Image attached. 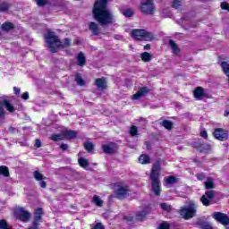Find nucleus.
<instances>
[{
    "mask_svg": "<svg viewBox=\"0 0 229 229\" xmlns=\"http://www.w3.org/2000/svg\"><path fill=\"white\" fill-rule=\"evenodd\" d=\"M108 0H97L94 4L93 14L95 21H98L101 26L113 24L114 16L110 10L106 9Z\"/></svg>",
    "mask_w": 229,
    "mask_h": 229,
    "instance_id": "1",
    "label": "nucleus"
},
{
    "mask_svg": "<svg viewBox=\"0 0 229 229\" xmlns=\"http://www.w3.org/2000/svg\"><path fill=\"white\" fill-rule=\"evenodd\" d=\"M45 39L51 53H56L60 47L64 49V47H69V46H71V39L64 38L63 41H60L58 37L55 35V32H48L45 36Z\"/></svg>",
    "mask_w": 229,
    "mask_h": 229,
    "instance_id": "2",
    "label": "nucleus"
},
{
    "mask_svg": "<svg viewBox=\"0 0 229 229\" xmlns=\"http://www.w3.org/2000/svg\"><path fill=\"white\" fill-rule=\"evenodd\" d=\"M160 176V163L157 162L152 166V170L150 173V180L152 182V191L158 196L160 194V181L158 180Z\"/></svg>",
    "mask_w": 229,
    "mask_h": 229,
    "instance_id": "3",
    "label": "nucleus"
},
{
    "mask_svg": "<svg viewBox=\"0 0 229 229\" xmlns=\"http://www.w3.org/2000/svg\"><path fill=\"white\" fill-rule=\"evenodd\" d=\"M198 204L191 200L180 209L179 214L182 216V217H183V219H192V217L196 216Z\"/></svg>",
    "mask_w": 229,
    "mask_h": 229,
    "instance_id": "4",
    "label": "nucleus"
},
{
    "mask_svg": "<svg viewBox=\"0 0 229 229\" xmlns=\"http://www.w3.org/2000/svg\"><path fill=\"white\" fill-rule=\"evenodd\" d=\"M131 37L135 40H146L148 42H150V40L155 38V35H153V33L140 29L132 30L131 32Z\"/></svg>",
    "mask_w": 229,
    "mask_h": 229,
    "instance_id": "5",
    "label": "nucleus"
},
{
    "mask_svg": "<svg viewBox=\"0 0 229 229\" xmlns=\"http://www.w3.org/2000/svg\"><path fill=\"white\" fill-rule=\"evenodd\" d=\"M140 10L143 13H147V15H153L155 13L153 0H144L140 4Z\"/></svg>",
    "mask_w": 229,
    "mask_h": 229,
    "instance_id": "6",
    "label": "nucleus"
},
{
    "mask_svg": "<svg viewBox=\"0 0 229 229\" xmlns=\"http://www.w3.org/2000/svg\"><path fill=\"white\" fill-rule=\"evenodd\" d=\"M114 191L118 199H124V198L128 196L130 190L128 189V186H117L114 189Z\"/></svg>",
    "mask_w": 229,
    "mask_h": 229,
    "instance_id": "7",
    "label": "nucleus"
},
{
    "mask_svg": "<svg viewBox=\"0 0 229 229\" xmlns=\"http://www.w3.org/2000/svg\"><path fill=\"white\" fill-rule=\"evenodd\" d=\"M213 218L221 225H229V217L226 214L221 212L213 213Z\"/></svg>",
    "mask_w": 229,
    "mask_h": 229,
    "instance_id": "8",
    "label": "nucleus"
},
{
    "mask_svg": "<svg viewBox=\"0 0 229 229\" xmlns=\"http://www.w3.org/2000/svg\"><path fill=\"white\" fill-rule=\"evenodd\" d=\"M213 135L217 140H226L228 139V132L222 128L216 129Z\"/></svg>",
    "mask_w": 229,
    "mask_h": 229,
    "instance_id": "9",
    "label": "nucleus"
},
{
    "mask_svg": "<svg viewBox=\"0 0 229 229\" xmlns=\"http://www.w3.org/2000/svg\"><path fill=\"white\" fill-rule=\"evenodd\" d=\"M102 149L104 153H106L107 155H112V153H115V151H117V144L109 143L107 145H103Z\"/></svg>",
    "mask_w": 229,
    "mask_h": 229,
    "instance_id": "10",
    "label": "nucleus"
},
{
    "mask_svg": "<svg viewBox=\"0 0 229 229\" xmlns=\"http://www.w3.org/2000/svg\"><path fill=\"white\" fill-rule=\"evenodd\" d=\"M1 105L4 106V108H5V110H7V112H9L10 114H13V112H15V106H13V104L10 103V100L4 98V97H2V102Z\"/></svg>",
    "mask_w": 229,
    "mask_h": 229,
    "instance_id": "11",
    "label": "nucleus"
},
{
    "mask_svg": "<svg viewBox=\"0 0 229 229\" xmlns=\"http://www.w3.org/2000/svg\"><path fill=\"white\" fill-rule=\"evenodd\" d=\"M30 216L31 215L30 214V212L24 210V208H19L18 219H20V221H23V223H26V221H28Z\"/></svg>",
    "mask_w": 229,
    "mask_h": 229,
    "instance_id": "12",
    "label": "nucleus"
},
{
    "mask_svg": "<svg viewBox=\"0 0 229 229\" xmlns=\"http://www.w3.org/2000/svg\"><path fill=\"white\" fill-rule=\"evenodd\" d=\"M38 6H46V4H51L52 6H57L60 4V0H34Z\"/></svg>",
    "mask_w": 229,
    "mask_h": 229,
    "instance_id": "13",
    "label": "nucleus"
},
{
    "mask_svg": "<svg viewBox=\"0 0 229 229\" xmlns=\"http://www.w3.org/2000/svg\"><path fill=\"white\" fill-rule=\"evenodd\" d=\"M148 92H149V89L146 87L140 89L139 91H137L133 96H132V99L133 100H137V99H140V98H144V96H146L148 94Z\"/></svg>",
    "mask_w": 229,
    "mask_h": 229,
    "instance_id": "14",
    "label": "nucleus"
},
{
    "mask_svg": "<svg viewBox=\"0 0 229 229\" xmlns=\"http://www.w3.org/2000/svg\"><path fill=\"white\" fill-rule=\"evenodd\" d=\"M34 178L38 182H40L39 184H40V187H42V189H46L47 183H46V182L43 181V180H46V177H44V175L42 174H40V172L35 171L34 172Z\"/></svg>",
    "mask_w": 229,
    "mask_h": 229,
    "instance_id": "15",
    "label": "nucleus"
},
{
    "mask_svg": "<svg viewBox=\"0 0 229 229\" xmlns=\"http://www.w3.org/2000/svg\"><path fill=\"white\" fill-rule=\"evenodd\" d=\"M42 214H43V210L41 208H38V209H36L35 219H34L32 226L38 228V222L40 221V219H42Z\"/></svg>",
    "mask_w": 229,
    "mask_h": 229,
    "instance_id": "16",
    "label": "nucleus"
},
{
    "mask_svg": "<svg viewBox=\"0 0 229 229\" xmlns=\"http://www.w3.org/2000/svg\"><path fill=\"white\" fill-rule=\"evenodd\" d=\"M193 96L195 99H198L199 101L200 99H203L205 98V91L203 90V88L198 87L194 91H193Z\"/></svg>",
    "mask_w": 229,
    "mask_h": 229,
    "instance_id": "17",
    "label": "nucleus"
},
{
    "mask_svg": "<svg viewBox=\"0 0 229 229\" xmlns=\"http://www.w3.org/2000/svg\"><path fill=\"white\" fill-rule=\"evenodd\" d=\"M95 85L100 90H105V89H106V81L105 79H97Z\"/></svg>",
    "mask_w": 229,
    "mask_h": 229,
    "instance_id": "18",
    "label": "nucleus"
},
{
    "mask_svg": "<svg viewBox=\"0 0 229 229\" xmlns=\"http://www.w3.org/2000/svg\"><path fill=\"white\" fill-rule=\"evenodd\" d=\"M63 136H64V140H68V139H75L76 131L63 130Z\"/></svg>",
    "mask_w": 229,
    "mask_h": 229,
    "instance_id": "19",
    "label": "nucleus"
},
{
    "mask_svg": "<svg viewBox=\"0 0 229 229\" xmlns=\"http://www.w3.org/2000/svg\"><path fill=\"white\" fill-rule=\"evenodd\" d=\"M89 29L93 35H99V26L98 25V23L91 21L89 25Z\"/></svg>",
    "mask_w": 229,
    "mask_h": 229,
    "instance_id": "20",
    "label": "nucleus"
},
{
    "mask_svg": "<svg viewBox=\"0 0 229 229\" xmlns=\"http://www.w3.org/2000/svg\"><path fill=\"white\" fill-rule=\"evenodd\" d=\"M148 214H149V208H145L141 212L137 213L136 219H138V221H142Z\"/></svg>",
    "mask_w": 229,
    "mask_h": 229,
    "instance_id": "21",
    "label": "nucleus"
},
{
    "mask_svg": "<svg viewBox=\"0 0 229 229\" xmlns=\"http://www.w3.org/2000/svg\"><path fill=\"white\" fill-rule=\"evenodd\" d=\"M77 62H78V65H80V67H83V65H85L87 60L85 59V54H83V52H80L78 56H77Z\"/></svg>",
    "mask_w": 229,
    "mask_h": 229,
    "instance_id": "22",
    "label": "nucleus"
},
{
    "mask_svg": "<svg viewBox=\"0 0 229 229\" xmlns=\"http://www.w3.org/2000/svg\"><path fill=\"white\" fill-rule=\"evenodd\" d=\"M169 46H170L173 53H174V55H178V53H180V49L178 48V45H176V43H174V41L173 39H171L169 41Z\"/></svg>",
    "mask_w": 229,
    "mask_h": 229,
    "instance_id": "23",
    "label": "nucleus"
},
{
    "mask_svg": "<svg viewBox=\"0 0 229 229\" xmlns=\"http://www.w3.org/2000/svg\"><path fill=\"white\" fill-rule=\"evenodd\" d=\"M51 140H54L55 142L58 140H64L63 131L59 134H52Z\"/></svg>",
    "mask_w": 229,
    "mask_h": 229,
    "instance_id": "24",
    "label": "nucleus"
},
{
    "mask_svg": "<svg viewBox=\"0 0 229 229\" xmlns=\"http://www.w3.org/2000/svg\"><path fill=\"white\" fill-rule=\"evenodd\" d=\"M1 174L5 178H10V170L8 169V166H4V165L1 166Z\"/></svg>",
    "mask_w": 229,
    "mask_h": 229,
    "instance_id": "25",
    "label": "nucleus"
},
{
    "mask_svg": "<svg viewBox=\"0 0 229 229\" xmlns=\"http://www.w3.org/2000/svg\"><path fill=\"white\" fill-rule=\"evenodd\" d=\"M204 185L206 189H214V187H216V184H214V180H212V178H208L204 182Z\"/></svg>",
    "mask_w": 229,
    "mask_h": 229,
    "instance_id": "26",
    "label": "nucleus"
},
{
    "mask_svg": "<svg viewBox=\"0 0 229 229\" xmlns=\"http://www.w3.org/2000/svg\"><path fill=\"white\" fill-rule=\"evenodd\" d=\"M149 157L146 154L140 156L139 162L140 164H149Z\"/></svg>",
    "mask_w": 229,
    "mask_h": 229,
    "instance_id": "27",
    "label": "nucleus"
},
{
    "mask_svg": "<svg viewBox=\"0 0 229 229\" xmlns=\"http://www.w3.org/2000/svg\"><path fill=\"white\" fill-rule=\"evenodd\" d=\"M79 165H81V167H83V169H87V167H89V161L83 157H80L79 160Z\"/></svg>",
    "mask_w": 229,
    "mask_h": 229,
    "instance_id": "28",
    "label": "nucleus"
},
{
    "mask_svg": "<svg viewBox=\"0 0 229 229\" xmlns=\"http://www.w3.org/2000/svg\"><path fill=\"white\" fill-rule=\"evenodd\" d=\"M1 28L4 31H10V30H13V23L5 22V23L2 24Z\"/></svg>",
    "mask_w": 229,
    "mask_h": 229,
    "instance_id": "29",
    "label": "nucleus"
},
{
    "mask_svg": "<svg viewBox=\"0 0 229 229\" xmlns=\"http://www.w3.org/2000/svg\"><path fill=\"white\" fill-rule=\"evenodd\" d=\"M165 182L167 185H173V183H176V182H178V179L174 176H168L165 179Z\"/></svg>",
    "mask_w": 229,
    "mask_h": 229,
    "instance_id": "30",
    "label": "nucleus"
},
{
    "mask_svg": "<svg viewBox=\"0 0 229 229\" xmlns=\"http://www.w3.org/2000/svg\"><path fill=\"white\" fill-rule=\"evenodd\" d=\"M151 58H152V55L148 52H144L141 54V60L143 62H151Z\"/></svg>",
    "mask_w": 229,
    "mask_h": 229,
    "instance_id": "31",
    "label": "nucleus"
},
{
    "mask_svg": "<svg viewBox=\"0 0 229 229\" xmlns=\"http://www.w3.org/2000/svg\"><path fill=\"white\" fill-rule=\"evenodd\" d=\"M221 67L223 69V72L226 76H229V64L226 62H222L221 63Z\"/></svg>",
    "mask_w": 229,
    "mask_h": 229,
    "instance_id": "32",
    "label": "nucleus"
},
{
    "mask_svg": "<svg viewBox=\"0 0 229 229\" xmlns=\"http://www.w3.org/2000/svg\"><path fill=\"white\" fill-rule=\"evenodd\" d=\"M93 202L95 203V205H97V207H103V199H101L99 196L95 195L93 197Z\"/></svg>",
    "mask_w": 229,
    "mask_h": 229,
    "instance_id": "33",
    "label": "nucleus"
},
{
    "mask_svg": "<svg viewBox=\"0 0 229 229\" xmlns=\"http://www.w3.org/2000/svg\"><path fill=\"white\" fill-rule=\"evenodd\" d=\"M84 148L88 151V153H92V151H94V144H92L91 142L88 141L84 143Z\"/></svg>",
    "mask_w": 229,
    "mask_h": 229,
    "instance_id": "34",
    "label": "nucleus"
},
{
    "mask_svg": "<svg viewBox=\"0 0 229 229\" xmlns=\"http://www.w3.org/2000/svg\"><path fill=\"white\" fill-rule=\"evenodd\" d=\"M162 126H164V128H165L166 130H172L173 123H171L169 120H164L162 122Z\"/></svg>",
    "mask_w": 229,
    "mask_h": 229,
    "instance_id": "35",
    "label": "nucleus"
},
{
    "mask_svg": "<svg viewBox=\"0 0 229 229\" xmlns=\"http://www.w3.org/2000/svg\"><path fill=\"white\" fill-rule=\"evenodd\" d=\"M75 81L77 82L78 85H80L81 87H83V85H85V81H83V79L81 78V75L77 74L75 76Z\"/></svg>",
    "mask_w": 229,
    "mask_h": 229,
    "instance_id": "36",
    "label": "nucleus"
},
{
    "mask_svg": "<svg viewBox=\"0 0 229 229\" xmlns=\"http://www.w3.org/2000/svg\"><path fill=\"white\" fill-rule=\"evenodd\" d=\"M160 207H161L162 210H164L165 212H171V210H172L171 205H169L167 203H161Z\"/></svg>",
    "mask_w": 229,
    "mask_h": 229,
    "instance_id": "37",
    "label": "nucleus"
},
{
    "mask_svg": "<svg viewBox=\"0 0 229 229\" xmlns=\"http://www.w3.org/2000/svg\"><path fill=\"white\" fill-rule=\"evenodd\" d=\"M200 201L205 207H208V205H210V199H208L206 195L201 197Z\"/></svg>",
    "mask_w": 229,
    "mask_h": 229,
    "instance_id": "38",
    "label": "nucleus"
},
{
    "mask_svg": "<svg viewBox=\"0 0 229 229\" xmlns=\"http://www.w3.org/2000/svg\"><path fill=\"white\" fill-rule=\"evenodd\" d=\"M123 15H124V17H133V10H131V9H125L123 12Z\"/></svg>",
    "mask_w": 229,
    "mask_h": 229,
    "instance_id": "39",
    "label": "nucleus"
},
{
    "mask_svg": "<svg viewBox=\"0 0 229 229\" xmlns=\"http://www.w3.org/2000/svg\"><path fill=\"white\" fill-rule=\"evenodd\" d=\"M10 9V4L4 2L1 4V12H8V10Z\"/></svg>",
    "mask_w": 229,
    "mask_h": 229,
    "instance_id": "40",
    "label": "nucleus"
},
{
    "mask_svg": "<svg viewBox=\"0 0 229 229\" xmlns=\"http://www.w3.org/2000/svg\"><path fill=\"white\" fill-rule=\"evenodd\" d=\"M130 133H131V137H135L137 135V133H139V130L137 129V127L135 125H132L131 127Z\"/></svg>",
    "mask_w": 229,
    "mask_h": 229,
    "instance_id": "41",
    "label": "nucleus"
},
{
    "mask_svg": "<svg viewBox=\"0 0 229 229\" xmlns=\"http://www.w3.org/2000/svg\"><path fill=\"white\" fill-rule=\"evenodd\" d=\"M172 6H173V8H175V10H178V8H180V6H182V1L174 0Z\"/></svg>",
    "mask_w": 229,
    "mask_h": 229,
    "instance_id": "42",
    "label": "nucleus"
},
{
    "mask_svg": "<svg viewBox=\"0 0 229 229\" xmlns=\"http://www.w3.org/2000/svg\"><path fill=\"white\" fill-rule=\"evenodd\" d=\"M204 196H206L209 199H213L214 196H215V192H214V191H208L206 192V194Z\"/></svg>",
    "mask_w": 229,
    "mask_h": 229,
    "instance_id": "43",
    "label": "nucleus"
},
{
    "mask_svg": "<svg viewBox=\"0 0 229 229\" xmlns=\"http://www.w3.org/2000/svg\"><path fill=\"white\" fill-rule=\"evenodd\" d=\"M220 6H221L222 10H226L227 12H229V4L228 3L222 2Z\"/></svg>",
    "mask_w": 229,
    "mask_h": 229,
    "instance_id": "44",
    "label": "nucleus"
},
{
    "mask_svg": "<svg viewBox=\"0 0 229 229\" xmlns=\"http://www.w3.org/2000/svg\"><path fill=\"white\" fill-rule=\"evenodd\" d=\"M202 229H214V227L210 223H204L202 224Z\"/></svg>",
    "mask_w": 229,
    "mask_h": 229,
    "instance_id": "45",
    "label": "nucleus"
},
{
    "mask_svg": "<svg viewBox=\"0 0 229 229\" xmlns=\"http://www.w3.org/2000/svg\"><path fill=\"white\" fill-rule=\"evenodd\" d=\"M159 229H169V224L166 222H164L159 225Z\"/></svg>",
    "mask_w": 229,
    "mask_h": 229,
    "instance_id": "46",
    "label": "nucleus"
},
{
    "mask_svg": "<svg viewBox=\"0 0 229 229\" xmlns=\"http://www.w3.org/2000/svg\"><path fill=\"white\" fill-rule=\"evenodd\" d=\"M21 98H23L25 101H28V99H30V93L28 91L24 92L21 95Z\"/></svg>",
    "mask_w": 229,
    "mask_h": 229,
    "instance_id": "47",
    "label": "nucleus"
},
{
    "mask_svg": "<svg viewBox=\"0 0 229 229\" xmlns=\"http://www.w3.org/2000/svg\"><path fill=\"white\" fill-rule=\"evenodd\" d=\"M92 229H105V226H103V224L98 223L92 227Z\"/></svg>",
    "mask_w": 229,
    "mask_h": 229,
    "instance_id": "48",
    "label": "nucleus"
},
{
    "mask_svg": "<svg viewBox=\"0 0 229 229\" xmlns=\"http://www.w3.org/2000/svg\"><path fill=\"white\" fill-rule=\"evenodd\" d=\"M13 93L16 94V96H19V94H21V88L14 87Z\"/></svg>",
    "mask_w": 229,
    "mask_h": 229,
    "instance_id": "49",
    "label": "nucleus"
},
{
    "mask_svg": "<svg viewBox=\"0 0 229 229\" xmlns=\"http://www.w3.org/2000/svg\"><path fill=\"white\" fill-rule=\"evenodd\" d=\"M34 146L35 148H40L42 146V141H40V140H36Z\"/></svg>",
    "mask_w": 229,
    "mask_h": 229,
    "instance_id": "50",
    "label": "nucleus"
},
{
    "mask_svg": "<svg viewBox=\"0 0 229 229\" xmlns=\"http://www.w3.org/2000/svg\"><path fill=\"white\" fill-rule=\"evenodd\" d=\"M197 178L198 180H200V181L205 180V174H198Z\"/></svg>",
    "mask_w": 229,
    "mask_h": 229,
    "instance_id": "51",
    "label": "nucleus"
},
{
    "mask_svg": "<svg viewBox=\"0 0 229 229\" xmlns=\"http://www.w3.org/2000/svg\"><path fill=\"white\" fill-rule=\"evenodd\" d=\"M200 137H203V139H207L208 135L207 134V131H200Z\"/></svg>",
    "mask_w": 229,
    "mask_h": 229,
    "instance_id": "52",
    "label": "nucleus"
},
{
    "mask_svg": "<svg viewBox=\"0 0 229 229\" xmlns=\"http://www.w3.org/2000/svg\"><path fill=\"white\" fill-rule=\"evenodd\" d=\"M60 148L61 149H63V151H66L69 146L67 144H61Z\"/></svg>",
    "mask_w": 229,
    "mask_h": 229,
    "instance_id": "53",
    "label": "nucleus"
},
{
    "mask_svg": "<svg viewBox=\"0 0 229 229\" xmlns=\"http://www.w3.org/2000/svg\"><path fill=\"white\" fill-rule=\"evenodd\" d=\"M144 49H146V50L151 49V46L149 44H148L144 47Z\"/></svg>",
    "mask_w": 229,
    "mask_h": 229,
    "instance_id": "54",
    "label": "nucleus"
},
{
    "mask_svg": "<svg viewBox=\"0 0 229 229\" xmlns=\"http://www.w3.org/2000/svg\"><path fill=\"white\" fill-rule=\"evenodd\" d=\"M229 115V112L228 111H225V116H228Z\"/></svg>",
    "mask_w": 229,
    "mask_h": 229,
    "instance_id": "55",
    "label": "nucleus"
},
{
    "mask_svg": "<svg viewBox=\"0 0 229 229\" xmlns=\"http://www.w3.org/2000/svg\"><path fill=\"white\" fill-rule=\"evenodd\" d=\"M129 221H133V217L130 216Z\"/></svg>",
    "mask_w": 229,
    "mask_h": 229,
    "instance_id": "56",
    "label": "nucleus"
},
{
    "mask_svg": "<svg viewBox=\"0 0 229 229\" xmlns=\"http://www.w3.org/2000/svg\"><path fill=\"white\" fill-rule=\"evenodd\" d=\"M3 115H4V113H3V111L1 112V117H3Z\"/></svg>",
    "mask_w": 229,
    "mask_h": 229,
    "instance_id": "57",
    "label": "nucleus"
},
{
    "mask_svg": "<svg viewBox=\"0 0 229 229\" xmlns=\"http://www.w3.org/2000/svg\"><path fill=\"white\" fill-rule=\"evenodd\" d=\"M10 130H11V131H13V128L11 127Z\"/></svg>",
    "mask_w": 229,
    "mask_h": 229,
    "instance_id": "58",
    "label": "nucleus"
},
{
    "mask_svg": "<svg viewBox=\"0 0 229 229\" xmlns=\"http://www.w3.org/2000/svg\"><path fill=\"white\" fill-rule=\"evenodd\" d=\"M0 228H1V220H0Z\"/></svg>",
    "mask_w": 229,
    "mask_h": 229,
    "instance_id": "59",
    "label": "nucleus"
}]
</instances>
